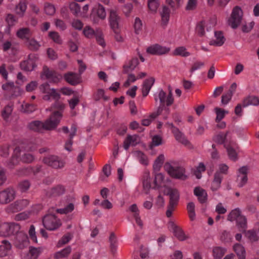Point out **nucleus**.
Listing matches in <instances>:
<instances>
[{
    "mask_svg": "<svg viewBox=\"0 0 259 259\" xmlns=\"http://www.w3.org/2000/svg\"><path fill=\"white\" fill-rule=\"evenodd\" d=\"M62 116V114L59 111H54L50 118L47 119L45 122L39 120H34L28 124V127L30 130L36 132L54 130L60 122Z\"/></svg>",
    "mask_w": 259,
    "mask_h": 259,
    "instance_id": "1",
    "label": "nucleus"
},
{
    "mask_svg": "<svg viewBox=\"0 0 259 259\" xmlns=\"http://www.w3.org/2000/svg\"><path fill=\"white\" fill-rule=\"evenodd\" d=\"M39 89L44 93L49 94L51 99L55 100V103L52 107L53 109L56 110V111H59L62 114V111L64 109V104L58 101L60 98V94L54 89H51L48 83H45L40 85Z\"/></svg>",
    "mask_w": 259,
    "mask_h": 259,
    "instance_id": "2",
    "label": "nucleus"
},
{
    "mask_svg": "<svg viewBox=\"0 0 259 259\" xmlns=\"http://www.w3.org/2000/svg\"><path fill=\"white\" fill-rule=\"evenodd\" d=\"M164 169L172 178L185 180L187 178L185 168L179 165L166 162L164 166Z\"/></svg>",
    "mask_w": 259,
    "mask_h": 259,
    "instance_id": "3",
    "label": "nucleus"
},
{
    "mask_svg": "<svg viewBox=\"0 0 259 259\" xmlns=\"http://www.w3.org/2000/svg\"><path fill=\"white\" fill-rule=\"evenodd\" d=\"M20 225L16 223H4L0 225V235L9 237L12 235H17L20 232Z\"/></svg>",
    "mask_w": 259,
    "mask_h": 259,
    "instance_id": "4",
    "label": "nucleus"
},
{
    "mask_svg": "<svg viewBox=\"0 0 259 259\" xmlns=\"http://www.w3.org/2000/svg\"><path fill=\"white\" fill-rule=\"evenodd\" d=\"M154 100L156 102L159 100L160 106H159V111L162 110L165 107V105L167 106H170L174 102V98L171 92L169 93L167 96L162 90H160L158 93L154 95Z\"/></svg>",
    "mask_w": 259,
    "mask_h": 259,
    "instance_id": "5",
    "label": "nucleus"
},
{
    "mask_svg": "<svg viewBox=\"0 0 259 259\" xmlns=\"http://www.w3.org/2000/svg\"><path fill=\"white\" fill-rule=\"evenodd\" d=\"M43 225L49 231L58 229L62 225L61 220L55 215L49 214L45 215L42 220Z\"/></svg>",
    "mask_w": 259,
    "mask_h": 259,
    "instance_id": "6",
    "label": "nucleus"
},
{
    "mask_svg": "<svg viewBox=\"0 0 259 259\" xmlns=\"http://www.w3.org/2000/svg\"><path fill=\"white\" fill-rule=\"evenodd\" d=\"M122 19L117 12L113 9L110 11L109 23L111 29L115 33H119Z\"/></svg>",
    "mask_w": 259,
    "mask_h": 259,
    "instance_id": "7",
    "label": "nucleus"
},
{
    "mask_svg": "<svg viewBox=\"0 0 259 259\" xmlns=\"http://www.w3.org/2000/svg\"><path fill=\"white\" fill-rule=\"evenodd\" d=\"M29 203L27 199H20L9 205L5 210L8 213H14L19 212L25 208Z\"/></svg>",
    "mask_w": 259,
    "mask_h": 259,
    "instance_id": "8",
    "label": "nucleus"
},
{
    "mask_svg": "<svg viewBox=\"0 0 259 259\" xmlns=\"http://www.w3.org/2000/svg\"><path fill=\"white\" fill-rule=\"evenodd\" d=\"M61 75L55 71L49 69L47 66H44L43 71L41 74L42 79H47L50 82H58L61 78Z\"/></svg>",
    "mask_w": 259,
    "mask_h": 259,
    "instance_id": "9",
    "label": "nucleus"
},
{
    "mask_svg": "<svg viewBox=\"0 0 259 259\" xmlns=\"http://www.w3.org/2000/svg\"><path fill=\"white\" fill-rule=\"evenodd\" d=\"M16 197V192L12 188H8L0 192V204L5 205L12 201Z\"/></svg>",
    "mask_w": 259,
    "mask_h": 259,
    "instance_id": "10",
    "label": "nucleus"
},
{
    "mask_svg": "<svg viewBox=\"0 0 259 259\" xmlns=\"http://www.w3.org/2000/svg\"><path fill=\"white\" fill-rule=\"evenodd\" d=\"M242 17V11L241 9L238 7H235L232 11L231 16L229 19V24L233 28H236L240 24Z\"/></svg>",
    "mask_w": 259,
    "mask_h": 259,
    "instance_id": "11",
    "label": "nucleus"
},
{
    "mask_svg": "<svg viewBox=\"0 0 259 259\" xmlns=\"http://www.w3.org/2000/svg\"><path fill=\"white\" fill-rule=\"evenodd\" d=\"M44 162L47 165L55 169L62 168L64 167L65 164V162L64 160L55 155H51L45 157L44 159Z\"/></svg>",
    "mask_w": 259,
    "mask_h": 259,
    "instance_id": "12",
    "label": "nucleus"
},
{
    "mask_svg": "<svg viewBox=\"0 0 259 259\" xmlns=\"http://www.w3.org/2000/svg\"><path fill=\"white\" fill-rule=\"evenodd\" d=\"M248 170L249 168L247 166H243L238 169L236 182L239 188L243 187L247 184Z\"/></svg>",
    "mask_w": 259,
    "mask_h": 259,
    "instance_id": "13",
    "label": "nucleus"
},
{
    "mask_svg": "<svg viewBox=\"0 0 259 259\" xmlns=\"http://www.w3.org/2000/svg\"><path fill=\"white\" fill-rule=\"evenodd\" d=\"M37 59L36 55L34 54L29 55L27 59L20 63L21 69L28 71H32L36 66V62Z\"/></svg>",
    "mask_w": 259,
    "mask_h": 259,
    "instance_id": "14",
    "label": "nucleus"
},
{
    "mask_svg": "<svg viewBox=\"0 0 259 259\" xmlns=\"http://www.w3.org/2000/svg\"><path fill=\"white\" fill-rule=\"evenodd\" d=\"M14 245L19 249H23L29 244L27 235L23 232L20 231L16 235L14 240Z\"/></svg>",
    "mask_w": 259,
    "mask_h": 259,
    "instance_id": "15",
    "label": "nucleus"
},
{
    "mask_svg": "<svg viewBox=\"0 0 259 259\" xmlns=\"http://www.w3.org/2000/svg\"><path fill=\"white\" fill-rule=\"evenodd\" d=\"M14 153L16 157H20L24 162H31L34 159L31 154L25 152L24 147H16L14 150Z\"/></svg>",
    "mask_w": 259,
    "mask_h": 259,
    "instance_id": "16",
    "label": "nucleus"
},
{
    "mask_svg": "<svg viewBox=\"0 0 259 259\" xmlns=\"http://www.w3.org/2000/svg\"><path fill=\"white\" fill-rule=\"evenodd\" d=\"M169 51V48L162 47L158 44L152 45L147 49V52L152 55H163L168 53Z\"/></svg>",
    "mask_w": 259,
    "mask_h": 259,
    "instance_id": "17",
    "label": "nucleus"
},
{
    "mask_svg": "<svg viewBox=\"0 0 259 259\" xmlns=\"http://www.w3.org/2000/svg\"><path fill=\"white\" fill-rule=\"evenodd\" d=\"M96 16L101 19H104L106 17V13L105 8L100 4L95 7L92 10L91 17L93 18L94 23L98 22L97 18L95 17Z\"/></svg>",
    "mask_w": 259,
    "mask_h": 259,
    "instance_id": "18",
    "label": "nucleus"
},
{
    "mask_svg": "<svg viewBox=\"0 0 259 259\" xmlns=\"http://www.w3.org/2000/svg\"><path fill=\"white\" fill-rule=\"evenodd\" d=\"M13 111V104L11 103L6 105L2 110V117L4 120L6 122H9L11 121Z\"/></svg>",
    "mask_w": 259,
    "mask_h": 259,
    "instance_id": "19",
    "label": "nucleus"
},
{
    "mask_svg": "<svg viewBox=\"0 0 259 259\" xmlns=\"http://www.w3.org/2000/svg\"><path fill=\"white\" fill-rule=\"evenodd\" d=\"M169 125L171 128V132H172L176 140L183 145H188L189 143L188 141L185 138L184 135L179 131V130L175 127L172 123L169 124Z\"/></svg>",
    "mask_w": 259,
    "mask_h": 259,
    "instance_id": "20",
    "label": "nucleus"
},
{
    "mask_svg": "<svg viewBox=\"0 0 259 259\" xmlns=\"http://www.w3.org/2000/svg\"><path fill=\"white\" fill-rule=\"evenodd\" d=\"M225 38L222 31L214 32V39L209 42V45L215 46H222L225 42Z\"/></svg>",
    "mask_w": 259,
    "mask_h": 259,
    "instance_id": "21",
    "label": "nucleus"
},
{
    "mask_svg": "<svg viewBox=\"0 0 259 259\" xmlns=\"http://www.w3.org/2000/svg\"><path fill=\"white\" fill-rule=\"evenodd\" d=\"M139 60L137 58H133L128 61L123 66V72L128 73L132 71L139 64Z\"/></svg>",
    "mask_w": 259,
    "mask_h": 259,
    "instance_id": "22",
    "label": "nucleus"
},
{
    "mask_svg": "<svg viewBox=\"0 0 259 259\" xmlns=\"http://www.w3.org/2000/svg\"><path fill=\"white\" fill-rule=\"evenodd\" d=\"M223 176L219 172H215L214 174L213 180L211 182L210 189L212 191H216L221 187Z\"/></svg>",
    "mask_w": 259,
    "mask_h": 259,
    "instance_id": "23",
    "label": "nucleus"
},
{
    "mask_svg": "<svg viewBox=\"0 0 259 259\" xmlns=\"http://www.w3.org/2000/svg\"><path fill=\"white\" fill-rule=\"evenodd\" d=\"M167 189L166 194L170 196L169 203L177 205L180 198L179 192L176 189L168 188Z\"/></svg>",
    "mask_w": 259,
    "mask_h": 259,
    "instance_id": "24",
    "label": "nucleus"
},
{
    "mask_svg": "<svg viewBox=\"0 0 259 259\" xmlns=\"http://www.w3.org/2000/svg\"><path fill=\"white\" fill-rule=\"evenodd\" d=\"M65 80L72 85H75L79 83L80 76L76 73L68 72L65 74Z\"/></svg>",
    "mask_w": 259,
    "mask_h": 259,
    "instance_id": "25",
    "label": "nucleus"
},
{
    "mask_svg": "<svg viewBox=\"0 0 259 259\" xmlns=\"http://www.w3.org/2000/svg\"><path fill=\"white\" fill-rule=\"evenodd\" d=\"M194 194L198 197V199L201 203H204L207 197V194L205 190L200 187H196L194 190Z\"/></svg>",
    "mask_w": 259,
    "mask_h": 259,
    "instance_id": "26",
    "label": "nucleus"
},
{
    "mask_svg": "<svg viewBox=\"0 0 259 259\" xmlns=\"http://www.w3.org/2000/svg\"><path fill=\"white\" fill-rule=\"evenodd\" d=\"M233 248L236 253L238 259H246V251L242 245L239 243H236L233 245Z\"/></svg>",
    "mask_w": 259,
    "mask_h": 259,
    "instance_id": "27",
    "label": "nucleus"
},
{
    "mask_svg": "<svg viewBox=\"0 0 259 259\" xmlns=\"http://www.w3.org/2000/svg\"><path fill=\"white\" fill-rule=\"evenodd\" d=\"M154 81L155 80L153 77H150L145 80L142 88V94L143 97H146L148 95L151 87L154 84Z\"/></svg>",
    "mask_w": 259,
    "mask_h": 259,
    "instance_id": "28",
    "label": "nucleus"
},
{
    "mask_svg": "<svg viewBox=\"0 0 259 259\" xmlns=\"http://www.w3.org/2000/svg\"><path fill=\"white\" fill-rule=\"evenodd\" d=\"M140 141V137L134 135L133 136L128 135L124 142V146H136L139 144Z\"/></svg>",
    "mask_w": 259,
    "mask_h": 259,
    "instance_id": "29",
    "label": "nucleus"
},
{
    "mask_svg": "<svg viewBox=\"0 0 259 259\" xmlns=\"http://www.w3.org/2000/svg\"><path fill=\"white\" fill-rule=\"evenodd\" d=\"M12 245L7 240H3L0 244V256H6L8 251L11 249Z\"/></svg>",
    "mask_w": 259,
    "mask_h": 259,
    "instance_id": "30",
    "label": "nucleus"
},
{
    "mask_svg": "<svg viewBox=\"0 0 259 259\" xmlns=\"http://www.w3.org/2000/svg\"><path fill=\"white\" fill-rule=\"evenodd\" d=\"M27 3L25 0L21 1L16 6L15 12L20 17H23L27 9Z\"/></svg>",
    "mask_w": 259,
    "mask_h": 259,
    "instance_id": "31",
    "label": "nucleus"
},
{
    "mask_svg": "<svg viewBox=\"0 0 259 259\" xmlns=\"http://www.w3.org/2000/svg\"><path fill=\"white\" fill-rule=\"evenodd\" d=\"M259 104V99L255 96H249L245 98L243 101L242 106L246 107L249 105L256 106Z\"/></svg>",
    "mask_w": 259,
    "mask_h": 259,
    "instance_id": "32",
    "label": "nucleus"
},
{
    "mask_svg": "<svg viewBox=\"0 0 259 259\" xmlns=\"http://www.w3.org/2000/svg\"><path fill=\"white\" fill-rule=\"evenodd\" d=\"M65 192V189L62 186L58 185L52 188L48 192L50 196L56 197L59 196Z\"/></svg>",
    "mask_w": 259,
    "mask_h": 259,
    "instance_id": "33",
    "label": "nucleus"
},
{
    "mask_svg": "<svg viewBox=\"0 0 259 259\" xmlns=\"http://www.w3.org/2000/svg\"><path fill=\"white\" fill-rule=\"evenodd\" d=\"M164 155L161 154H160L154 161L153 167V170L155 173L160 170L164 161Z\"/></svg>",
    "mask_w": 259,
    "mask_h": 259,
    "instance_id": "34",
    "label": "nucleus"
},
{
    "mask_svg": "<svg viewBox=\"0 0 259 259\" xmlns=\"http://www.w3.org/2000/svg\"><path fill=\"white\" fill-rule=\"evenodd\" d=\"M31 35L30 30L28 28H21L17 32V35L18 37L26 40L28 39Z\"/></svg>",
    "mask_w": 259,
    "mask_h": 259,
    "instance_id": "35",
    "label": "nucleus"
},
{
    "mask_svg": "<svg viewBox=\"0 0 259 259\" xmlns=\"http://www.w3.org/2000/svg\"><path fill=\"white\" fill-rule=\"evenodd\" d=\"M245 236L251 242H255L259 240V235L254 229L245 231Z\"/></svg>",
    "mask_w": 259,
    "mask_h": 259,
    "instance_id": "36",
    "label": "nucleus"
},
{
    "mask_svg": "<svg viewBox=\"0 0 259 259\" xmlns=\"http://www.w3.org/2000/svg\"><path fill=\"white\" fill-rule=\"evenodd\" d=\"M71 248L70 246H68L62 250L55 252L53 256L56 259H59L63 257H67L70 253Z\"/></svg>",
    "mask_w": 259,
    "mask_h": 259,
    "instance_id": "37",
    "label": "nucleus"
},
{
    "mask_svg": "<svg viewBox=\"0 0 259 259\" xmlns=\"http://www.w3.org/2000/svg\"><path fill=\"white\" fill-rule=\"evenodd\" d=\"M229 133V132H227L226 133H220L213 137V140L216 143L218 144L221 145L225 144L227 141V136Z\"/></svg>",
    "mask_w": 259,
    "mask_h": 259,
    "instance_id": "38",
    "label": "nucleus"
},
{
    "mask_svg": "<svg viewBox=\"0 0 259 259\" xmlns=\"http://www.w3.org/2000/svg\"><path fill=\"white\" fill-rule=\"evenodd\" d=\"M242 215L240 209L239 208H235L229 213L227 220L230 222L234 221H236V222Z\"/></svg>",
    "mask_w": 259,
    "mask_h": 259,
    "instance_id": "39",
    "label": "nucleus"
},
{
    "mask_svg": "<svg viewBox=\"0 0 259 259\" xmlns=\"http://www.w3.org/2000/svg\"><path fill=\"white\" fill-rule=\"evenodd\" d=\"M110 250L112 254L116 252L117 248V240L114 234L111 233L109 237Z\"/></svg>",
    "mask_w": 259,
    "mask_h": 259,
    "instance_id": "40",
    "label": "nucleus"
},
{
    "mask_svg": "<svg viewBox=\"0 0 259 259\" xmlns=\"http://www.w3.org/2000/svg\"><path fill=\"white\" fill-rule=\"evenodd\" d=\"M165 181L164 176L162 173L155 174L154 184L156 187L158 188L162 187L164 185Z\"/></svg>",
    "mask_w": 259,
    "mask_h": 259,
    "instance_id": "41",
    "label": "nucleus"
},
{
    "mask_svg": "<svg viewBox=\"0 0 259 259\" xmlns=\"http://www.w3.org/2000/svg\"><path fill=\"white\" fill-rule=\"evenodd\" d=\"M135 157L138 159L141 164L147 165L149 163L147 156L142 152L137 151L134 153Z\"/></svg>",
    "mask_w": 259,
    "mask_h": 259,
    "instance_id": "42",
    "label": "nucleus"
},
{
    "mask_svg": "<svg viewBox=\"0 0 259 259\" xmlns=\"http://www.w3.org/2000/svg\"><path fill=\"white\" fill-rule=\"evenodd\" d=\"M236 225L240 231L245 232L247 228V221L244 215L240 217L236 221Z\"/></svg>",
    "mask_w": 259,
    "mask_h": 259,
    "instance_id": "43",
    "label": "nucleus"
},
{
    "mask_svg": "<svg viewBox=\"0 0 259 259\" xmlns=\"http://www.w3.org/2000/svg\"><path fill=\"white\" fill-rule=\"evenodd\" d=\"M175 56H180L183 57H187L190 55V53L187 51V50L184 47H179L175 50L174 53Z\"/></svg>",
    "mask_w": 259,
    "mask_h": 259,
    "instance_id": "44",
    "label": "nucleus"
},
{
    "mask_svg": "<svg viewBox=\"0 0 259 259\" xmlns=\"http://www.w3.org/2000/svg\"><path fill=\"white\" fill-rule=\"evenodd\" d=\"M170 10L166 6H164L162 8V11L160 13L162 22L164 24H166L169 20Z\"/></svg>",
    "mask_w": 259,
    "mask_h": 259,
    "instance_id": "45",
    "label": "nucleus"
},
{
    "mask_svg": "<svg viewBox=\"0 0 259 259\" xmlns=\"http://www.w3.org/2000/svg\"><path fill=\"white\" fill-rule=\"evenodd\" d=\"M104 91L103 89H98L96 92L94 93L93 98L95 101H99L103 99L104 101H106L108 100L109 98L105 95Z\"/></svg>",
    "mask_w": 259,
    "mask_h": 259,
    "instance_id": "46",
    "label": "nucleus"
},
{
    "mask_svg": "<svg viewBox=\"0 0 259 259\" xmlns=\"http://www.w3.org/2000/svg\"><path fill=\"white\" fill-rule=\"evenodd\" d=\"M227 151L231 160L235 161L238 159V151L234 147H227Z\"/></svg>",
    "mask_w": 259,
    "mask_h": 259,
    "instance_id": "47",
    "label": "nucleus"
},
{
    "mask_svg": "<svg viewBox=\"0 0 259 259\" xmlns=\"http://www.w3.org/2000/svg\"><path fill=\"white\" fill-rule=\"evenodd\" d=\"M40 251L36 248H31L26 256L25 259H36L39 256Z\"/></svg>",
    "mask_w": 259,
    "mask_h": 259,
    "instance_id": "48",
    "label": "nucleus"
},
{
    "mask_svg": "<svg viewBox=\"0 0 259 259\" xmlns=\"http://www.w3.org/2000/svg\"><path fill=\"white\" fill-rule=\"evenodd\" d=\"M213 256L215 258L220 259L226 252V249L221 247H215L213 248Z\"/></svg>",
    "mask_w": 259,
    "mask_h": 259,
    "instance_id": "49",
    "label": "nucleus"
},
{
    "mask_svg": "<svg viewBox=\"0 0 259 259\" xmlns=\"http://www.w3.org/2000/svg\"><path fill=\"white\" fill-rule=\"evenodd\" d=\"M174 233L175 236L181 241H184L187 239L183 231L180 228L175 226L174 228Z\"/></svg>",
    "mask_w": 259,
    "mask_h": 259,
    "instance_id": "50",
    "label": "nucleus"
},
{
    "mask_svg": "<svg viewBox=\"0 0 259 259\" xmlns=\"http://www.w3.org/2000/svg\"><path fill=\"white\" fill-rule=\"evenodd\" d=\"M69 9L74 15L78 16L81 14L80 5L75 2H72L69 4Z\"/></svg>",
    "mask_w": 259,
    "mask_h": 259,
    "instance_id": "51",
    "label": "nucleus"
},
{
    "mask_svg": "<svg viewBox=\"0 0 259 259\" xmlns=\"http://www.w3.org/2000/svg\"><path fill=\"white\" fill-rule=\"evenodd\" d=\"M215 113L217 114V117L215 119L216 122H220L221 120L224 118L225 115L228 113V111L223 109L216 107L214 109Z\"/></svg>",
    "mask_w": 259,
    "mask_h": 259,
    "instance_id": "52",
    "label": "nucleus"
},
{
    "mask_svg": "<svg viewBox=\"0 0 259 259\" xmlns=\"http://www.w3.org/2000/svg\"><path fill=\"white\" fill-rule=\"evenodd\" d=\"M187 209L189 213V217L191 221L195 219V204L193 202H189L187 206Z\"/></svg>",
    "mask_w": 259,
    "mask_h": 259,
    "instance_id": "53",
    "label": "nucleus"
},
{
    "mask_svg": "<svg viewBox=\"0 0 259 259\" xmlns=\"http://www.w3.org/2000/svg\"><path fill=\"white\" fill-rule=\"evenodd\" d=\"M72 235L68 233L65 235H64L58 241L57 246L58 247H61L63 245L67 244L68 243L70 240L72 239Z\"/></svg>",
    "mask_w": 259,
    "mask_h": 259,
    "instance_id": "54",
    "label": "nucleus"
},
{
    "mask_svg": "<svg viewBox=\"0 0 259 259\" xmlns=\"http://www.w3.org/2000/svg\"><path fill=\"white\" fill-rule=\"evenodd\" d=\"M45 13L48 15H53L55 14L56 9L54 6L49 3H46L44 7Z\"/></svg>",
    "mask_w": 259,
    "mask_h": 259,
    "instance_id": "55",
    "label": "nucleus"
},
{
    "mask_svg": "<svg viewBox=\"0 0 259 259\" xmlns=\"http://www.w3.org/2000/svg\"><path fill=\"white\" fill-rule=\"evenodd\" d=\"M74 209V205L72 203H70L63 208L57 209L56 211L60 214H67L72 212Z\"/></svg>",
    "mask_w": 259,
    "mask_h": 259,
    "instance_id": "56",
    "label": "nucleus"
},
{
    "mask_svg": "<svg viewBox=\"0 0 259 259\" xmlns=\"http://www.w3.org/2000/svg\"><path fill=\"white\" fill-rule=\"evenodd\" d=\"M160 5L159 0H148V7L151 12H156Z\"/></svg>",
    "mask_w": 259,
    "mask_h": 259,
    "instance_id": "57",
    "label": "nucleus"
},
{
    "mask_svg": "<svg viewBox=\"0 0 259 259\" xmlns=\"http://www.w3.org/2000/svg\"><path fill=\"white\" fill-rule=\"evenodd\" d=\"M36 106L33 104H25L22 105V109L26 113H31L36 110Z\"/></svg>",
    "mask_w": 259,
    "mask_h": 259,
    "instance_id": "58",
    "label": "nucleus"
},
{
    "mask_svg": "<svg viewBox=\"0 0 259 259\" xmlns=\"http://www.w3.org/2000/svg\"><path fill=\"white\" fill-rule=\"evenodd\" d=\"M27 41L29 47L30 49L32 50L36 51L38 50V49L40 47V45L39 44V42L34 38H29L28 39H27Z\"/></svg>",
    "mask_w": 259,
    "mask_h": 259,
    "instance_id": "59",
    "label": "nucleus"
},
{
    "mask_svg": "<svg viewBox=\"0 0 259 259\" xmlns=\"http://www.w3.org/2000/svg\"><path fill=\"white\" fill-rule=\"evenodd\" d=\"M95 37L96 38V40L99 45L102 47L105 46V42L103 38V33L100 30H96Z\"/></svg>",
    "mask_w": 259,
    "mask_h": 259,
    "instance_id": "60",
    "label": "nucleus"
},
{
    "mask_svg": "<svg viewBox=\"0 0 259 259\" xmlns=\"http://www.w3.org/2000/svg\"><path fill=\"white\" fill-rule=\"evenodd\" d=\"M76 131L77 128L76 125L75 124L72 125L70 131L69 139L66 142V146H70L72 145L73 143L72 142V139L75 135Z\"/></svg>",
    "mask_w": 259,
    "mask_h": 259,
    "instance_id": "61",
    "label": "nucleus"
},
{
    "mask_svg": "<svg viewBox=\"0 0 259 259\" xmlns=\"http://www.w3.org/2000/svg\"><path fill=\"white\" fill-rule=\"evenodd\" d=\"M49 37L56 43L61 44L62 40L59 33L56 31H50L49 33Z\"/></svg>",
    "mask_w": 259,
    "mask_h": 259,
    "instance_id": "62",
    "label": "nucleus"
},
{
    "mask_svg": "<svg viewBox=\"0 0 259 259\" xmlns=\"http://www.w3.org/2000/svg\"><path fill=\"white\" fill-rule=\"evenodd\" d=\"M84 35L88 38H92L94 36H96V31H95L90 26H86L83 31Z\"/></svg>",
    "mask_w": 259,
    "mask_h": 259,
    "instance_id": "63",
    "label": "nucleus"
},
{
    "mask_svg": "<svg viewBox=\"0 0 259 259\" xmlns=\"http://www.w3.org/2000/svg\"><path fill=\"white\" fill-rule=\"evenodd\" d=\"M3 50L4 52H7L9 50H11L12 51H14L15 49V46L14 44L10 41H6L3 44Z\"/></svg>",
    "mask_w": 259,
    "mask_h": 259,
    "instance_id": "64",
    "label": "nucleus"
}]
</instances>
